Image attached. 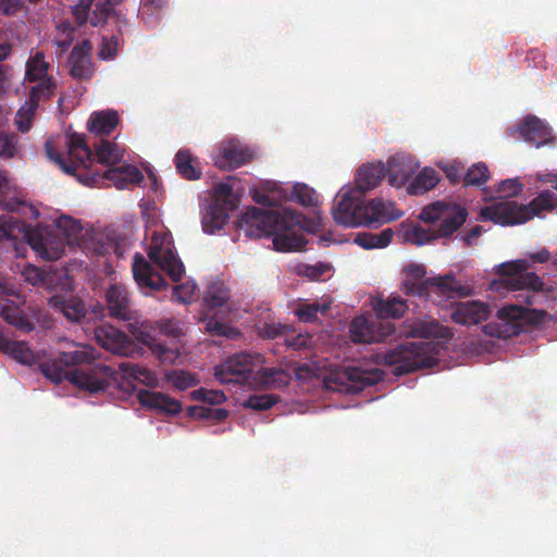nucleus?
I'll use <instances>...</instances> for the list:
<instances>
[{
	"mask_svg": "<svg viewBox=\"0 0 557 557\" xmlns=\"http://www.w3.org/2000/svg\"><path fill=\"white\" fill-rule=\"evenodd\" d=\"M97 358L94 347L73 344L72 349L40 362L39 370L55 384L66 380L89 393H98L107 389L116 371L104 363H94Z\"/></svg>",
	"mask_w": 557,
	"mask_h": 557,
	"instance_id": "obj_1",
	"label": "nucleus"
},
{
	"mask_svg": "<svg viewBox=\"0 0 557 557\" xmlns=\"http://www.w3.org/2000/svg\"><path fill=\"white\" fill-rule=\"evenodd\" d=\"M403 334L407 337L423 339L436 338L441 342H408L386 351L382 359L385 364L394 367L395 375H404L436 364L442 344L453 337L451 331L435 320H416L407 325Z\"/></svg>",
	"mask_w": 557,
	"mask_h": 557,
	"instance_id": "obj_2",
	"label": "nucleus"
},
{
	"mask_svg": "<svg viewBox=\"0 0 557 557\" xmlns=\"http://www.w3.org/2000/svg\"><path fill=\"white\" fill-rule=\"evenodd\" d=\"M302 214L289 209L263 210L248 208L238 220V227L251 238L272 237L277 251L300 250L306 240L298 231L302 227Z\"/></svg>",
	"mask_w": 557,
	"mask_h": 557,
	"instance_id": "obj_3",
	"label": "nucleus"
},
{
	"mask_svg": "<svg viewBox=\"0 0 557 557\" xmlns=\"http://www.w3.org/2000/svg\"><path fill=\"white\" fill-rule=\"evenodd\" d=\"M400 290L409 297L441 304L456 297L471 295L472 288L462 284L451 274L426 277L424 264L409 263L401 272Z\"/></svg>",
	"mask_w": 557,
	"mask_h": 557,
	"instance_id": "obj_4",
	"label": "nucleus"
},
{
	"mask_svg": "<svg viewBox=\"0 0 557 557\" xmlns=\"http://www.w3.org/2000/svg\"><path fill=\"white\" fill-rule=\"evenodd\" d=\"M51 64L44 51H32L25 64L24 82L33 84L28 90V100L16 113L17 129L26 133L30 129L40 102L49 101L57 91L55 78L49 73Z\"/></svg>",
	"mask_w": 557,
	"mask_h": 557,
	"instance_id": "obj_5",
	"label": "nucleus"
},
{
	"mask_svg": "<svg viewBox=\"0 0 557 557\" xmlns=\"http://www.w3.org/2000/svg\"><path fill=\"white\" fill-rule=\"evenodd\" d=\"M5 239L24 240L44 260H59L65 251V239L50 226L33 227L12 215L0 216V243Z\"/></svg>",
	"mask_w": 557,
	"mask_h": 557,
	"instance_id": "obj_6",
	"label": "nucleus"
},
{
	"mask_svg": "<svg viewBox=\"0 0 557 557\" xmlns=\"http://www.w3.org/2000/svg\"><path fill=\"white\" fill-rule=\"evenodd\" d=\"M354 191H344L337 195L339 200L333 208V218L338 224L346 226L371 225L372 223L389 222L399 219L403 214L397 211L393 202L381 199L366 201L363 196H356Z\"/></svg>",
	"mask_w": 557,
	"mask_h": 557,
	"instance_id": "obj_7",
	"label": "nucleus"
},
{
	"mask_svg": "<svg viewBox=\"0 0 557 557\" xmlns=\"http://www.w3.org/2000/svg\"><path fill=\"white\" fill-rule=\"evenodd\" d=\"M556 207L557 193L543 190L528 205L505 200L484 207L480 211V218L502 225H515L522 224L544 211H552Z\"/></svg>",
	"mask_w": 557,
	"mask_h": 557,
	"instance_id": "obj_8",
	"label": "nucleus"
},
{
	"mask_svg": "<svg viewBox=\"0 0 557 557\" xmlns=\"http://www.w3.org/2000/svg\"><path fill=\"white\" fill-rule=\"evenodd\" d=\"M468 210L453 200H437L425 206L419 220L435 226V235L449 238L466 223Z\"/></svg>",
	"mask_w": 557,
	"mask_h": 557,
	"instance_id": "obj_9",
	"label": "nucleus"
},
{
	"mask_svg": "<svg viewBox=\"0 0 557 557\" xmlns=\"http://www.w3.org/2000/svg\"><path fill=\"white\" fill-rule=\"evenodd\" d=\"M264 357L259 352L242 351L230 356L215 368V376L222 383H248L257 381Z\"/></svg>",
	"mask_w": 557,
	"mask_h": 557,
	"instance_id": "obj_10",
	"label": "nucleus"
},
{
	"mask_svg": "<svg viewBox=\"0 0 557 557\" xmlns=\"http://www.w3.org/2000/svg\"><path fill=\"white\" fill-rule=\"evenodd\" d=\"M237 197L227 183H219L213 188L212 201L202 212V230L214 234L222 230L230 219L231 212L237 208Z\"/></svg>",
	"mask_w": 557,
	"mask_h": 557,
	"instance_id": "obj_11",
	"label": "nucleus"
},
{
	"mask_svg": "<svg viewBox=\"0 0 557 557\" xmlns=\"http://www.w3.org/2000/svg\"><path fill=\"white\" fill-rule=\"evenodd\" d=\"M230 299V290L223 282H212L203 294L205 315L202 322L208 333L213 336H224L235 339L239 336V332L228 324L218 320L213 311L226 306Z\"/></svg>",
	"mask_w": 557,
	"mask_h": 557,
	"instance_id": "obj_12",
	"label": "nucleus"
},
{
	"mask_svg": "<svg viewBox=\"0 0 557 557\" xmlns=\"http://www.w3.org/2000/svg\"><path fill=\"white\" fill-rule=\"evenodd\" d=\"M544 310L529 309L519 305H508L497 312V330L491 335L508 338L519 335L525 325H536L544 321Z\"/></svg>",
	"mask_w": 557,
	"mask_h": 557,
	"instance_id": "obj_13",
	"label": "nucleus"
},
{
	"mask_svg": "<svg viewBox=\"0 0 557 557\" xmlns=\"http://www.w3.org/2000/svg\"><path fill=\"white\" fill-rule=\"evenodd\" d=\"M148 257L163 272H165L173 282H178L183 277L185 267L177 257L172 236L165 231H154L148 246Z\"/></svg>",
	"mask_w": 557,
	"mask_h": 557,
	"instance_id": "obj_14",
	"label": "nucleus"
},
{
	"mask_svg": "<svg viewBox=\"0 0 557 557\" xmlns=\"http://www.w3.org/2000/svg\"><path fill=\"white\" fill-rule=\"evenodd\" d=\"M67 159L55 150L51 140L45 144V150L48 158L57 163L65 173L74 174L78 166H86L87 162L91 161L92 151L87 146L85 137L79 134L72 135L67 143Z\"/></svg>",
	"mask_w": 557,
	"mask_h": 557,
	"instance_id": "obj_15",
	"label": "nucleus"
},
{
	"mask_svg": "<svg viewBox=\"0 0 557 557\" xmlns=\"http://www.w3.org/2000/svg\"><path fill=\"white\" fill-rule=\"evenodd\" d=\"M528 263L524 260L504 262L498 265L497 273L504 277V282L509 289H527L535 293L543 288L541 277L534 272H528ZM535 294L527 296V304L533 305Z\"/></svg>",
	"mask_w": 557,
	"mask_h": 557,
	"instance_id": "obj_16",
	"label": "nucleus"
},
{
	"mask_svg": "<svg viewBox=\"0 0 557 557\" xmlns=\"http://www.w3.org/2000/svg\"><path fill=\"white\" fill-rule=\"evenodd\" d=\"M99 346L119 356L129 357L137 351L135 343L122 331L110 324H101L94 331Z\"/></svg>",
	"mask_w": 557,
	"mask_h": 557,
	"instance_id": "obj_17",
	"label": "nucleus"
},
{
	"mask_svg": "<svg viewBox=\"0 0 557 557\" xmlns=\"http://www.w3.org/2000/svg\"><path fill=\"white\" fill-rule=\"evenodd\" d=\"M92 44L88 39L76 44L67 58L70 75L76 81H90L96 72L91 59Z\"/></svg>",
	"mask_w": 557,
	"mask_h": 557,
	"instance_id": "obj_18",
	"label": "nucleus"
},
{
	"mask_svg": "<svg viewBox=\"0 0 557 557\" xmlns=\"http://www.w3.org/2000/svg\"><path fill=\"white\" fill-rule=\"evenodd\" d=\"M337 379L341 384L348 385V389L359 392L383 381L384 372L377 368L348 367L337 374Z\"/></svg>",
	"mask_w": 557,
	"mask_h": 557,
	"instance_id": "obj_19",
	"label": "nucleus"
},
{
	"mask_svg": "<svg viewBox=\"0 0 557 557\" xmlns=\"http://www.w3.org/2000/svg\"><path fill=\"white\" fill-rule=\"evenodd\" d=\"M132 270L134 280L141 289L159 292L168 287L164 277L139 252L134 256Z\"/></svg>",
	"mask_w": 557,
	"mask_h": 557,
	"instance_id": "obj_20",
	"label": "nucleus"
},
{
	"mask_svg": "<svg viewBox=\"0 0 557 557\" xmlns=\"http://www.w3.org/2000/svg\"><path fill=\"white\" fill-rule=\"evenodd\" d=\"M517 131L525 141L537 148L554 141L552 127L535 115L525 116L519 123Z\"/></svg>",
	"mask_w": 557,
	"mask_h": 557,
	"instance_id": "obj_21",
	"label": "nucleus"
},
{
	"mask_svg": "<svg viewBox=\"0 0 557 557\" xmlns=\"http://www.w3.org/2000/svg\"><path fill=\"white\" fill-rule=\"evenodd\" d=\"M488 314V305L478 300H469L454 304L450 319L457 324L470 326L487 320Z\"/></svg>",
	"mask_w": 557,
	"mask_h": 557,
	"instance_id": "obj_22",
	"label": "nucleus"
},
{
	"mask_svg": "<svg viewBox=\"0 0 557 557\" xmlns=\"http://www.w3.org/2000/svg\"><path fill=\"white\" fill-rule=\"evenodd\" d=\"M382 332L375 334L373 325L364 318H355L349 327L351 341L355 343L366 344L384 339L395 332V325L392 322H380Z\"/></svg>",
	"mask_w": 557,
	"mask_h": 557,
	"instance_id": "obj_23",
	"label": "nucleus"
},
{
	"mask_svg": "<svg viewBox=\"0 0 557 557\" xmlns=\"http://www.w3.org/2000/svg\"><path fill=\"white\" fill-rule=\"evenodd\" d=\"M49 305L55 311L73 323L82 322L88 313L84 300L77 296L54 295L49 299Z\"/></svg>",
	"mask_w": 557,
	"mask_h": 557,
	"instance_id": "obj_24",
	"label": "nucleus"
},
{
	"mask_svg": "<svg viewBox=\"0 0 557 557\" xmlns=\"http://www.w3.org/2000/svg\"><path fill=\"white\" fill-rule=\"evenodd\" d=\"M137 399L141 406L168 416H174L182 411V405L178 400L160 392L140 389Z\"/></svg>",
	"mask_w": 557,
	"mask_h": 557,
	"instance_id": "obj_25",
	"label": "nucleus"
},
{
	"mask_svg": "<svg viewBox=\"0 0 557 557\" xmlns=\"http://www.w3.org/2000/svg\"><path fill=\"white\" fill-rule=\"evenodd\" d=\"M385 175V164L382 162L362 165L355 176L356 189H348L347 191H354L356 196H363L364 193L379 186L381 181L386 177Z\"/></svg>",
	"mask_w": 557,
	"mask_h": 557,
	"instance_id": "obj_26",
	"label": "nucleus"
},
{
	"mask_svg": "<svg viewBox=\"0 0 557 557\" xmlns=\"http://www.w3.org/2000/svg\"><path fill=\"white\" fill-rule=\"evenodd\" d=\"M25 206L22 190L11 182L5 172L0 171V209L16 212Z\"/></svg>",
	"mask_w": 557,
	"mask_h": 557,
	"instance_id": "obj_27",
	"label": "nucleus"
},
{
	"mask_svg": "<svg viewBox=\"0 0 557 557\" xmlns=\"http://www.w3.org/2000/svg\"><path fill=\"white\" fill-rule=\"evenodd\" d=\"M109 312L112 317L127 320L128 319V293L123 285L113 284L106 294Z\"/></svg>",
	"mask_w": 557,
	"mask_h": 557,
	"instance_id": "obj_28",
	"label": "nucleus"
},
{
	"mask_svg": "<svg viewBox=\"0 0 557 557\" xmlns=\"http://www.w3.org/2000/svg\"><path fill=\"white\" fill-rule=\"evenodd\" d=\"M119 122L120 117L116 111L94 112L88 120V131L98 136H109Z\"/></svg>",
	"mask_w": 557,
	"mask_h": 557,
	"instance_id": "obj_29",
	"label": "nucleus"
},
{
	"mask_svg": "<svg viewBox=\"0 0 557 557\" xmlns=\"http://www.w3.org/2000/svg\"><path fill=\"white\" fill-rule=\"evenodd\" d=\"M388 184L395 187L405 185L412 173V168L406 162V157L395 156L385 165Z\"/></svg>",
	"mask_w": 557,
	"mask_h": 557,
	"instance_id": "obj_30",
	"label": "nucleus"
},
{
	"mask_svg": "<svg viewBox=\"0 0 557 557\" xmlns=\"http://www.w3.org/2000/svg\"><path fill=\"white\" fill-rule=\"evenodd\" d=\"M407 309V300L398 295H392L387 299H379L374 305V310L381 319H398L405 314Z\"/></svg>",
	"mask_w": 557,
	"mask_h": 557,
	"instance_id": "obj_31",
	"label": "nucleus"
},
{
	"mask_svg": "<svg viewBox=\"0 0 557 557\" xmlns=\"http://www.w3.org/2000/svg\"><path fill=\"white\" fill-rule=\"evenodd\" d=\"M251 154L248 150L236 146L230 145L224 147L220 157L216 159V165L221 169H235L249 161Z\"/></svg>",
	"mask_w": 557,
	"mask_h": 557,
	"instance_id": "obj_32",
	"label": "nucleus"
},
{
	"mask_svg": "<svg viewBox=\"0 0 557 557\" xmlns=\"http://www.w3.org/2000/svg\"><path fill=\"white\" fill-rule=\"evenodd\" d=\"M136 339L151 348L162 362L173 363L177 357V349H173L159 343L151 334L145 331L133 332Z\"/></svg>",
	"mask_w": 557,
	"mask_h": 557,
	"instance_id": "obj_33",
	"label": "nucleus"
},
{
	"mask_svg": "<svg viewBox=\"0 0 557 557\" xmlns=\"http://www.w3.org/2000/svg\"><path fill=\"white\" fill-rule=\"evenodd\" d=\"M177 173L185 180L195 181L201 177V170L189 150L180 149L174 158Z\"/></svg>",
	"mask_w": 557,
	"mask_h": 557,
	"instance_id": "obj_34",
	"label": "nucleus"
},
{
	"mask_svg": "<svg viewBox=\"0 0 557 557\" xmlns=\"http://www.w3.org/2000/svg\"><path fill=\"white\" fill-rule=\"evenodd\" d=\"M440 182V176L432 168L422 169L408 186V193L414 196L423 195L433 189Z\"/></svg>",
	"mask_w": 557,
	"mask_h": 557,
	"instance_id": "obj_35",
	"label": "nucleus"
},
{
	"mask_svg": "<svg viewBox=\"0 0 557 557\" xmlns=\"http://www.w3.org/2000/svg\"><path fill=\"white\" fill-rule=\"evenodd\" d=\"M0 315L7 323L24 333H28L34 329L32 322L24 314L23 310L13 305V302L1 306Z\"/></svg>",
	"mask_w": 557,
	"mask_h": 557,
	"instance_id": "obj_36",
	"label": "nucleus"
},
{
	"mask_svg": "<svg viewBox=\"0 0 557 557\" xmlns=\"http://www.w3.org/2000/svg\"><path fill=\"white\" fill-rule=\"evenodd\" d=\"M94 154L97 161L104 165H115L123 158L116 144L106 139H101L98 144L95 145Z\"/></svg>",
	"mask_w": 557,
	"mask_h": 557,
	"instance_id": "obj_37",
	"label": "nucleus"
},
{
	"mask_svg": "<svg viewBox=\"0 0 557 557\" xmlns=\"http://www.w3.org/2000/svg\"><path fill=\"white\" fill-rule=\"evenodd\" d=\"M257 380L272 387L282 388L289 384L290 376L283 369L261 367Z\"/></svg>",
	"mask_w": 557,
	"mask_h": 557,
	"instance_id": "obj_38",
	"label": "nucleus"
},
{
	"mask_svg": "<svg viewBox=\"0 0 557 557\" xmlns=\"http://www.w3.org/2000/svg\"><path fill=\"white\" fill-rule=\"evenodd\" d=\"M290 199L302 207H313L318 205L315 190L305 183H296L294 185Z\"/></svg>",
	"mask_w": 557,
	"mask_h": 557,
	"instance_id": "obj_39",
	"label": "nucleus"
},
{
	"mask_svg": "<svg viewBox=\"0 0 557 557\" xmlns=\"http://www.w3.org/2000/svg\"><path fill=\"white\" fill-rule=\"evenodd\" d=\"M331 307V302H312V304H304L300 305L297 310L296 314L298 319L305 323L313 322L318 319V314H325Z\"/></svg>",
	"mask_w": 557,
	"mask_h": 557,
	"instance_id": "obj_40",
	"label": "nucleus"
},
{
	"mask_svg": "<svg viewBox=\"0 0 557 557\" xmlns=\"http://www.w3.org/2000/svg\"><path fill=\"white\" fill-rule=\"evenodd\" d=\"M490 178V171L486 164L479 162L470 166L463 175V184L466 186H481Z\"/></svg>",
	"mask_w": 557,
	"mask_h": 557,
	"instance_id": "obj_41",
	"label": "nucleus"
},
{
	"mask_svg": "<svg viewBox=\"0 0 557 557\" xmlns=\"http://www.w3.org/2000/svg\"><path fill=\"white\" fill-rule=\"evenodd\" d=\"M120 37L117 35L102 36L98 58L103 61L113 60L119 52Z\"/></svg>",
	"mask_w": 557,
	"mask_h": 557,
	"instance_id": "obj_42",
	"label": "nucleus"
},
{
	"mask_svg": "<svg viewBox=\"0 0 557 557\" xmlns=\"http://www.w3.org/2000/svg\"><path fill=\"white\" fill-rule=\"evenodd\" d=\"M112 13L113 10L108 1L98 0L89 18V23L94 27L103 26Z\"/></svg>",
	"mask_w": 557,
	"mask_h": 557,
	"instance_id": "obj_43",
	"label": "nucleus"
},
{
	"mask_svg": "<svg viewBox=\"0 0 557 557\" xmlns=\"http://www.w3.org/2000/svg\"><path fill=\"white\" fill-rule=\"evenodd\" d=\"M278 401V396L271 394L251 395L245 406L257 411L268 410Z\"/></svg>",
	"mask_w": 557,
	"mask_h": 557,
	"instance_id": "obj_44",
	"label": "nucleus"
},
{
	"mask_svg": "<svg viewBox=\"0 0 557 557\" xmlns=\"http://www.w3.org/2000/svg\"><path fill=\"white\" fill-rule=\"evenodd\" d=\"M190 416H198L200 418H208L215 421H223L228 417V411L223 408H207L202 406H194L188 408Z\"/></svg>",
	"mask_w": 557,
	"mask_h": 557,
	"instance_id": "obj_45",
	"label": "nucleus"
},
{
	"mask_svg": "<svg viewBox=\"0 0 557 557\" xmlns=\"http://www.w3.org/2000/svg\"><path fill=\"white\" fill-rule=\"evenodd\" d=\"M191 397L195 400L207 403L210 405L222 404L226 397L223 392L215 389L198 388L191 392Z\"/></svg>",
	"mask_w": 557,
	"mask_h": 557,
	"instance_id": "obj_46",
	"label": "nucleus"
},
{
	"mask_svg": "<svg viewBox=\"0 0 557 557\" xmlns=\"http://www.w3.org/2000/svg\"><path fill=\"white\" fill-rule=\"evenodd\" d=\"M119 368L125 377L145 381L151 375L150 371L132 362H121Z\"/></svg>",
	"mask_w": 557,
	"mask_h": 557,
	"instance_id": "obj_47",
	"label": "nucleus"
},
{
	"mask_svg": "<svg viewBox=\"0 0 557 557\" xmlns=\"http://www.w3.org/2000/svg\"><path fill=\"white\" fill-rule=\"evenodd\" d=\"M55 226L66 237H76L83 230L81 222L71 216H61Z\"/></svg>",
	"mask_w": 557,
	"mask_h": 557,
	"instance_id": "obj_48",
	"label": "nucleus"
},
{
	"mask_svg": "<svg viewBox=\"0 0 557 557\" xmlns=\"http://www.w3.org/2000/svg\"><path fill=\"white\" fill-rule=\"evenodd\" d=\"M197 292V284L193 281H187L180 285H176L173 289V295L180 302L188 304L193 300Z\"/></svg>",
	"mask_w": 557,
	"mask_h": 557,
	"instance_id": "obj_49",
	"label": "nucleus"
},
{
	"mask_svg": "<svg viewBox=\"0 0 557 557\" xmlns=\"http://www.w3.org/2000/svg\"><path fill=\"white\" fill-rule=\"evenodd\" d=\"M17 138L13 134H0V158H13L16 152Z\"/></svg>",
	"mask_w": 557,
	"mask_h": 557,
	"instance_id": "obj_50",
	"label": "nucleus"
},
{
	"mask_svg": "<svg viewBox=\"0 0 557 557\" xmlns=\"http://www.w3.org/2000/svg\"><path fill=\"white\" fill-rule=\"evenodd\" d=\"M441 238L435 235V226L431 225L429 228L423 226H414L411 232V239L417 245H424L431 240Z\"/></svg>",
	"mask_w": 557,
	"mask_h": 557,
	"instance_id": "obj_51",
	"label": "nucleus"
},
{
	"mask_svg": "<svg viewBox=\"0 0 557 557\" xmlns=\"http://www.w3.org/2000/svg\"><path fill=\"white\" fill-rule=\"evenodd\" d=\"M170 379L173 385L180 391L187 389L197 383L195 375L184 370L174 371Z\"/></svg>",
	"mask_w": 557,
	"mask_h": 557,
	"instance_id": "obj_52",
	"label": "nucleus"
},
{
	"mask_svg": "<svg viewBox=\"0 0 557 557\" xmlns=\"http://www.w3.org/2000/svg\"><path fill=\"white\" fill-rule=\"evenodd\" d=\"M154 330L161 334L176 338L182 334L180 323L174 319L160 320L154 323Z\"/></svg>",
	"mask_w": 557,
	"mask_h": 557,
	"instance_id": "obj_53",
	"label": "nucleus"
},
{
	"mask_svg": "<svg viewBox=\"0 0 557 557\" xmlns=\"http://www.w3.org/2000/svg\"><path fill=\"white\" fill-rule=\"evenodd\" d=\"M95 0H79L72 9L77 25L83 26L87 23L89 11Z\"/></svg>",
	"mask_w": 557,
	"mask_h": 557,
	"instance_id": "obj_54",
	"label": "nucleus"
},
{
	"mask_svg": "<svg viewBox=\"0 0 557 557\" xmlns=\"http://www.w3.org/2000/svg\"><path fill=\"white\" fill-rule=\"evenodd\" d=\"M523 185L517 178H507L499 183L497 191L503 197H515L522 191Z\"/></svg>",
	"mask_w": 557,
	"mask_h": 557,
	"instance_id": "obj_55",
	"label": "nucleus"
},
{
	"mask_svg": "<svg viewBox=\"0 0 557 557\" xmlns=\"http://www.w3.org/2000/svg\"><path fill=\"white\" fill-rule=\"evenodd\" d=\"M30 4H37L41 0H27ZM25 0H0V10L3 14L11 16L24 8Z\"/></svg>",
	"mask_w": 557,
	"mask_h": 557,
	"instance_id": "obj_56",
	"label": "nucleus"
},
{
	"mask_svg": "<svg viewBox=\"0 0 557 557\" xmlns=\"http://www.w3.org/2000/svg\"><path fill=\"white\" fill-rule=\"evenodd\" d=\"M330 270V265L325 263H317L313 265H305L302 270V274L310 280H319L322 275H324Z\"/></svg>",
	"mask_w": 557,
	"mask_h": 557,
	"instance_id": "obj_57",
	"label": "nucleus"
},
{
	"mask_svg": "<svg viewBox=\"0 0 557 557\" xmlns=\"http://www.w3.org/2000/svg\"><path fill=\"white\" fill-rule=\"evenodd\" d=\"M103 177L107 178L108 181L113 182L115 187H117L119 189H124L127 187V184L123 177V172L120 169V166L107 170L103 174Z\"/></svg>",
	"mask_w": 557,
	"mask_h": 557,
	"instance_id": "obj_58",
	"label": "nucleus"
},
{
	"mask_svg": "<svg viewBox=\"0 0 557 557\" xmlns=\"http://www.w3.org/2000/svg\"><path fill=\"white\" fill-rule=\"evenodd\" d=\"M120 169L123 172V177L127 185L138 183L143 180V174L136 166L123 165L120 166Z\"/></svg>",
	"mask_w": 557,
	"mask_h": 557,
	"instance_id": "obj_59",
	"label": "nucleus"
},
{
	"mask_svg": "<svg viewBox=\"0 0 557 557\" xmlns=\"http://www.w3.org/2000/svg\"><path fill=\"white\" fill-rule=\"evenodd\" d=\"M375 242V234L373 233H359L355 237V243L364 249L377 248Z\"/></svg>",
	"mask_w": 557,
	"mask_h": 557,
	"instance_id": "obj_60",
	"label": "nucleus"
},
{
	"mask_svg": "<svg viewBox=\"0 0 557 557\" xmlns=\"http://www.w3.org/2000/svg\"><path fill=\"white\" fill-rule=\"evenodd\" d=\"M23 275L25 276L26 281L33 285H37L44 281L42 272L38 268L30 264L24 269Z\"/></svg>",
	"mask_w": 557,
	"mask_h": 557,
	"instance_id": "obj_61",
	"label": "nucleus"
},
{
	"mask_svg": "<svg viewBox=\"0 0 557 557\" xmlns=\"http://www.w3.org/2000/svg\"><path fill=\"white\" fill-rule=\"evenodd\" d=\"M483 232V227L481 225H475L472 228L461 233V239L467 246H471L474 240L481 236Z\"/></svg>",
	"mask_w": 557,
	"mask_h": 557,
	"instance_id": "obj_62",
	"label": "nucleus"
},
{
	"mask_svg": "<svg viewBox=\"0 0 557 557\" xmlns=\"http://www.w3.org/2000/svg\"><path fill=\"white\" fill-rule=\"evenodd\" d=\"M394 236V232L392 228H385L381 231L379 234H375V243L377 244V248H384L388 246Z\"/></svg>",
	"mask_w": 557,
	"mask_h": 557,
	"instance_id": "obj_63",
	"label": "nucleus"
},
{
	"mask_svg": "<svg viewBox=\"0 0 557 557\" xmlns=\"http://www.w3.org/2000/svg\"><path fill=\"white\" fill-rule=\"evenodd\" d=\"M444 172L451 183H458L462 176L461 169L457 164L446 165Z\"/></svg>",
	"mask_w": 557,
	"mask_h": 557,
	"instance_id": "obj_64",
	"label": "nucleus"
}]
</instances>
